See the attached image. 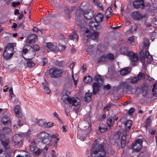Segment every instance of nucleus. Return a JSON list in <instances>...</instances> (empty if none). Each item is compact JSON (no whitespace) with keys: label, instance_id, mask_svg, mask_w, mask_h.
<instances>
[{"label":"nucleus","instance_id":"nucleus-1","mask_svg":"<svg viewBox=\"0 0 157 157\" xmlns=\"http://www.w3.org/2000/svg\"><path fill=\"white\" fill-rule=\"evenodd\" d=\"M75 19L76 20L79 21V23L82 25L86 23V22L84 21H81L80 19V17H82L83 16L86 20H90L94 17L93 13L92 12H90L89 10L84 11L80 8L77 9L75 13Z\"/></svg>","mask_w":157,"mask_h":157},{"label":"nucleus","instance_id":"nucleus-2","mask_svg":"<svg viewBox=\"0 0 157 157\" xmlns=\"http://www.w3.org/2000/svg\"><path fill=\"white\" fill-rule=\"evenodd\" d=\"M105 147L103 144L96 145L94 144L91 150V155L93 157H109L106 156Z\"/></svg>","mask_w":157,"mask_h":157},{"label":"nucleus","instance_id":"nucleus-3","mask_svg":"<svg viewBox=\"0 0 157 157\" xmlns=\"http://www.w3.org/2000/svg\"><path fill=\"white\" fill-rule=\"evenodd\" d=\"M50 137V135L44 131L41 132L38 135V137L41 142L44 144H46L43 149L44 151H47L48 149V147L52 144L51 143Z\"/></svg>","mask_w":157,"mask_h":157},{"label":"nucleus","instance_id":"nucleus-4","mask_svg":"<svg viewBox=\"0 0 157 157\" xmlns=\"http://www.w3.org/2000/svg\"><path fill=\"white\" fill-rule=\"evenodd\" d=\"M63 101L67 104L77 106L80 103V100L77 97H70L67 95H64L62 97Z\"/></svg>","mask_w":157,"mask_h":157},{"label":"nucleus","instance_id":"nucleus-5","mask_svg":"<svg viewBox=\"0 0 157 157\" xmlns=\"http://www.w3.org/2000/svg\"><path fill=\"white\" fill-rule=\"evenodd\" d=\"M140 60L143 65L145 64L146 63L147 64H150L153 60L152 55H150L148 51L141 52L140 56Z\"/></svg>","mask_w":157,"mask_h":157},{"label":"nucleus","instance_id":"nucleus-6","mask_svg":"<svg viewBox=\"0 0 157 157\" xmlns=\"http://www.w3.org/2000/svg\"><path fill=\"white\" fill-rule=\"evenodd\" d=\"M63 69L53 68L51 69L49 71V74L51 77L57 78L61 77L63 73Z\"/></svg>","mask_w":157,"mask_h":157},{"label":"nucleus","instance_id":"nucleus-7","mask_svg":"<svg viewBox=\"0 0 157 157\" xmlns=\"http://www.w3.org/2000/svg\"><path fill=\"white\" fill-rule=\"evenodd\" d=\"M127 56L129 57L132 65L136 66L138 62L139 57L138 54L132 51H130L127 53Z\"/></svg>","mask_w":157,"mask_h":157},{"label":"nucleus","instance_id":"nucleus-8","mask_svg":"<svg viewBox=\"0 0 157 157\" xmlns=\"http://www.w3.org/2000/svg\"><path fill=\"white\" fill-rule=\"evenodd\" d=\"M89 25L90 29L94 31L99 30L102 27L101 24L95 20L90 21Z\"/></svg>","mask_w":157,"mask_h":157},{"label":"nucleus","instance_id":"nucleus-9","mask_svg":"<svg viewBox=\"0 0 157 157\" xmlns=\"http://www.w3.org/2000/svg\"><path fill=\"white\" fill-rule=\"evenodd\" d=\"M2 146L4 148L5 151L7 153H11L12 152L11 148L10 147L9 139H6L5 140L1 142Z\"/></svg>","mask_w":157,"mask_h":157},{"label":"nucleus","instance_id":"nucleus-10","mask_svg":"<svg viewBox=\"0 0 157 157\" xmlns=\"http://www.w3.org/2000/svg\"><path fill=\"white\" fill-rule=\"evenodd\" d=\"M143 141L140 139L136 140L135 143L133 144L132 148L136 152H139L141 149L142 147Z\"/></svg>","mask_w":157,"mask_h":157},{"label":"nucleus","instance_id":"nucleus-11","mask_svg":"<svg viewBox=\"0 0 157 157\" xmlns=\"http://www.w3.org/2000/svg\"><path fill=\"white\" fill-rule=\"evenodd\" d=\"M22 136L21 134H16L13 136L12 138L13 141L15 144L14 145H19V147L22 145Z\"/></svg>","mask_w":157,"mask_h":157},{"label":"nucleus","instance_id":"nucleus-12","mask_svg":"<svg viewBox=\"0 0 157 157\" xmlns=\"http://www.w3.org/2000/svg\"><path fill=\"white\" fill-rule=\"evenodd\" d=\"M133 7L136 8H143L144 7V5L143 0H136L132 3Z\"/></svg>","mask_w":157,"mask_h":157},{"label":"nucleus","instance_id":"nucleus-13","mask_svg":"<svg viewBox=\"0 0 157 157\" xmlns=\"http://www.w3.org/2000/svg\"><path fill=\"white\" fill-rule=\"evenodd\" d=\"M37 36L36 35L32 34L28 36L26 42L27 44H33L37 41Z\"/></svg>","mask_w":157,"mask_h":157},{"label":"nucleus","instance_id":"nucleus-14","mask_svg":"<svg viewBox=\"0 0 157 157\" xmlns=\"http://www.w3.org/2000/svg\"><path fill=\"white\" fill-rule=\"evenodd\" d=\"M127 132L124 130L122 132V135L121 136V147H124L126 144V136H127Z\"/></svg>","mask_w":157,"mask_h":157},{"label":"nucleus","instance_id":"nucleus-15","mask_svg":"<svg viewBox=\"0 0 157 157\" xmlns=\"http://www.w3.org/2000/svg\"><path fill=\"white\" fill-rule=\"evenodd\" d=\"M16 46L15 43H10L8 44L5 48L6 51H7L9 53H13V55L15 51H14V47Z\"/></svg>","mask_w":157,"mask_h":157},{"label":"nucleus","instance_id":"nucleus-16","mask_svg":"<svg viewBox=\"0 0 157 157\" xmlns=\"http://www.w3.org/2000/svg\"><path fill=\"white\" fill-rule=\"evenodd\" d=\"M46 46L51 51L55 53H56L58 52V48L56 46L53 45L51 42L46 43Z\"/></svg>","mask_w":157,"mask_h":157},{"label":"nucleus","instance_id":"nucleus-17","mask_svg":"<svg viewBox=\"0 0 157 157\" xmlns=\"http://www.w3.org/2000/svg\"><path fill=\"white\" fill-rule=\"evenodd\" d=\"M132 16L133 19L138 20H141L144 17L143 16L137 11L133 12L132 13Z\"/></svg>","mask_w":157,"mask_h":157},{"label":"nucleus","instance_id":"nucleus-18","mask_svg":"<svg viewBox=\"0 0 157 157\" xmlns=\"http://www.w3.org/2000/svg\"><path fill=\"white\" fill-rule=\"evenodd\" d=\"M131 71V69L128 67H126L122 69L120 71V73L121 75H125L129 73Z\"/></svg>","mask_w":157,"mask_h":157},{"label":"nucleus","instance_id":"nucleus-19","mask_svg":"<svg viewBox=\"0 0 157 157\" xmlns=\"http://www.w3.org/2000/svg\"><path fill=\"white\" fill-rule=\"evenodd\" d=\"M13 53H9L5 49L4 51L3 56L6 60L10 59L13 56Z\"/></svg>","mask_w":157,"mask_h":157},{"label":"nucleus","instance_id":"nucleus-20","mask_svg":"<svg viewBox=\"0 0 157 157\" xmlns=\"http://www.w3.org/2000/svg\"><path fill=\"white\" fill-rule=\"evenodd\" d=\"M25 124V120L24 118L21 117L18 119L17 122V124H15L14 125V129H16L17 128V126H20L21 125L24 124Z\"/></svg>","mask_w":157,"mask_h":157},{"label":"nucleus","instance_id":"nucleus-21","mask_svg":"<svg viewBox=\"0 0 157 157\" xmlns=\"http://www.w3.org/2000/svg\"><path fill=\"white\" fill-rule=\"evenodd\" d=\"M100 86L99 84L97 83H94L93 85V94H95L99 90Z\"/></svg>","mask_w":157,"mask_h":157},{"label":"nucleus","instance_id":"nucleus-22","mask_svg":"<svg viewBox=\"0 0 157 157\" xmlns=\"http://www.w3.org/2000/svg\"><path fill=\"white\" fill-rule=\"evenodd\" d=\"M113 11L111 7H109L105 13V16L107 19H108L113 14Z\"/></svg>","mask_w":157,"mask_h":157},{"label":"nucleus","instance_id":"nucleus-23","mask_svg":"<svg viewBox=\"0 0 157 157\" xmlns=\"http://www.w3.org/2000/svg\"><path fill=\"white\" fill-rule=\"evenodd\" d=\"M103 14L101 13H99L95 17L94 20L98 23H99L103 21Z\"/></svg>","mask_w":157,"mask_h":157},{"label":"nucleus","instance_id":"nucleus-24","mask_svg":"<svg viewBox=\"0 0 157 157\" xmlns=\"http://www.w3.org/2000/svg\"><path fill=\"white\" fill-rule=\"evenodd\" d=\"M10 118L7 116L3 117L2 120V122L4 125H8L10 124Z\"/></svg>","mask_w":157,"mask_h":157},{"label":"nucleus","instance_id":"nucleus-25","mask_svg":"<svg viewBox=\"0 0 157 157\" xmlns=\"http://www.w3.org/2000/svg\"><path fill=\"white\" fill-rule=\"evenodd\" d=\"M121 86L124 87L128 91H131L132 89V86L129 85L126 82H123L121 83L120 84Z\"/></svg>","mask_w":157,"mask_h":157},{"label":"nucleus","instance_id":"nucleus-26","mask_svg":"<svg viewBox=\"0 0 157 157\" xmlns=\"http://www.w3.org/2000/svg\"><path fill=\"white\" fill-rule=\"evenodd\" d=\"M69 38L71 40H73L76 42L78 41V36L77 33H73L69 36Z\"/></svg>","mask_w":157,"mask_h":157},{"label":"nucleus","instance_id":"nucleus-27","mask_svg":"<svg viewBox=\"0 0 157 157\" xmlns=\"http://www.w3.org/2000/svg\"><path fill=\"white\" fill-rule=\"evenodd\" d=\"M98 34L97 32H94L91 35H87L86 36L88 38H91L92 40H96L97 39Z\"/></svg>","mask_w":157,"mask_h":157},{"label":"nucleus","instance_id":"nucleus-28","mask_svg":"<svg viewBox=\"0 0 157 157\" xmlns=\"http://www.w3.org/2000/svg\"><path fill=\"white\" fill-rule=\"evenodd\" d=\"M14 110L17 117H19L21 114L20 106L18 105L16 106L14 108Z\"/></svg>","mask_w":157,"mask_h":157},{"label":"nucleus","instance_id":"nucleus-29","mask_svg":"<svg viewBox=\"0 0 157 157\" xmlns=\"http://www.w3.org/2000/svg\"><path fill=\"white\" fill-rule=\"evenodd\" d=\"M132 121L130 120H128L124 124V126L126 129L128 131L130 129L131 126L132 125Z\"/></svg>","mask_w":157,"mask_h":157},{"label":"nucleus","instance_id":"nucleus-30","mask_svg":"<svg viewBox=\"0 0 157 157\" xmlns=\"http://www.w3.org/2000/svg\"><path fill=\"white\" fill-rule=\"evenodd\" d=\"M92 93H86L84 98L85 101L87 102H89L91 99V96Z\"/></svg>","mask_w":157,"mask_h":157},{"label":"nucleus","instance_id":"nucleus-31","mask_svg":"<svg viewBox=\"0 0 157 157\" xmlns=\"http://www.w3.org/2000/svg\"><path fill=\"white\" fill-rule=\"evenodd\" d=\"M114 121L115 119L113 117H109L107 122L108 125L109 127L112 126L113 124Z\"/></svg>","mask_w":157,"mask_h":157},{"label":"nucleus","instance_id":"nucleus-32","mask_svg":"<svg viewBox=\"0 0 157 157\" xmlns=\"http://www.w3.org/2000/svg\"><path fill=\"white\" fill-rule=\"evenodd\" d=\"M42 84L45 92L47 94L50 93L51 91L49 89V88L47 86L48 85L47 82H45V83L43 82Z\"/></svg>","mask_w":157,"mask_h":157},{"label":"nucleus","instance_id":"nucleus-33","mask_svg":"<svg viewBox=\"0 0 157 157\" xmlns=\"http://www.w3.org/2000/svg\"><path fill=\"white\" fill-rule=\"evenodd\" d=\"M152 94L153 96L156 97L157 96V84H154L152 90Z\"/></svg>","mask_w":157,"mask_h":157},{"label":"nucleus","instance_id":"nucleus-34","mask_svg":"<svg viewBox=\"0 0 157 157\" xmlns=\"http://www.w3.org/2000/svg\"><path fill=\"white\" fill-rule=\"evenodd\" d=\"M36 148V146L35 142H32L29 147V149L30 151H34L35 150Z\"/></svg>","mask_w":157,"mask_h":157},{"label":"nucleus","instance_id":"nucleus-35","mask_svg":"<svg viewBox=\"0 0 157 157\" xmlns=\"http://www.w3.org/2000/svg\"><path fill=\"white\" fill-rule=\"evenodd\" d=\"M33 48L34 50L32 51V53L33 54V56H34L35 55V52L34 51H38L40 49V46L38 45H35L32 47V48Z\"/></svg>","mask_w":157,"mask_h":157},{"label":"nucleus","instance_id":"nucleus-36","mask_svg":"<svg viewBox=\"0 0 157 157\" xmlns=\"http://www.w3.org/2000/svg\"><path fill=\"white\" fill-rule=\"evenodd\" d=\"M84 81L86 83H90L92 81V78L90 76H85L83 78Z\"/></svg>","mask_w":157,"mask_h":157},{"label":"nucleus","instance_id":"nucleus-37","mask_svg":"<svg viewBox=\"0 0 157 157\" xmlns=\"http://www.w3.org/2000/svg\"><path fill=\"white\" fill-rule=\"evenodd\" d=\"M94 3L98 6V7L102 10L103 9V7L101 3L98 2V0H93Z\"/></svg>","mask_w":157,"mask_h":157},{"label":"nucleus","instance_id":"nucleus-38","mask_svg":"<svg viewBox=\"0 0 157 157\" xmlns=\"http://www.w3.org/2000/svg\"><path fill=\"white\" fill-rule=\"evenodd\" d=\"M151 117H149L147 119L146 122L145 123V127L147 128L148 126L151 125Z\"/></svg>","mask_w":157,"mask_h":157},{"label":"nucleus","instance_id":"nucleus-39","mask_svg":"<svg viewBox=\"0 0 157 157\" xmlns=\"http://www.w3.org/2000/svg\"><path fill=\"white\" fill-rule=\"evenodd\" d=\"M2 131L3 133L5 134H9L11 131V130L10 128L6 127L3 128Z\"/></svg>","mask_w":157,"mask_h":157},{"label":"nucleus","instance_id":"nucleus-40","mask_svg":"<svg viewBox=\"0 0 157 157\" xmlns=\"http://www.w3.org/2000/svg\"><path fill=\"white\" fill-rule=\"evenodd\" d=\"M120 52L123 54H126L127 56L128 50L127 48L125 47H122L120 49Z\"/></svg>","mask_w":157,"mask_h":157},{"label":"nucleus","instance_id":"nucleus-41","mask_svg":"<svg viewBox=\"0 0 157 157\" xmlns=\"http://www.w3.org/2000/svg\"><path fill=\"white\" fill-rule=\"evenodd\" d=\"M28 47L29 49H31L32 48V47L29 45H27L25 46V47L23 48L22 50L23 53L25 54L29 51V50L28 49L26 48L25 47Z\"/></svg>","mask_w":157,"mask_h":157},{"label":"nucleus","instance_id":"nucleus-42","mask_svg":"<svg viewBox=\"0 0 157 157\" xmlns=\"http://www.w3.org/2000/svg\"><path fill=\"white\" fill-rule=\"evenodd\" d=\"M83 126L85 128H87L88 130H90V129L91 126L90 125V123L87 121H84L83 122Z\"/></svg>","mask_w":157,"mask_h":157},{"label":"nucleus","instance_id":"nucleus-43","mask_svg":"<svg viewBox=\"0 0 157 157\" xmlns=\"http://www.w3.org/2000/svg\"><path fill=\"white\" fill-rule=\"evenodd\" d=\"M138 80H143L145 78V76L144 73H140L138 75L137 78Z\"/></svg>","mask_w":157,"mask_h":157},{"label":"nucleus","instance_id":"nucleus-44","mask_svg":"<svg viewBox=\"0 0 157 157\" xmlns=\"http://www.w3.org/2000/svg\"><path fill=\"white\" fill-rule=\"evenodd\" d=\"M46 122L43 120H40L37 122V124L39 125L40 126H43L44 127L45 126Z\"/></svg>","mask_w":157,"mask_h":157},{"label":"nucleus","instance_id":"nucleus-45","mask_svg":"<svg viewBox=\"0 0 157 157\" xmlns=\"http://www.w3.org/2000/svg\"><path fill=\"white\" fill-rule=\"evenodd\" d=\"M94 79L96 81L98 82L100 81L101 82H102L103 80V79L102 78V76L100 75H98L95 76L94 78Z\"/></svg>","mask_w":157,"mask_h":157},{"label":"nucleus","instance_id":"nucleus-46","mask_svg":"<svg viewBox=\"0 0 157 157\" xmlns=\"http://www.w3.org/2000/svg\"><path fill=\"white\" fill-rule=\"evenodd\" d=\"M108 60V59L107 58V56H103L101 57L100 59L98 60V62H104Z\"/></svg>","mask_w":157,"mask_h":157},{"label":"nucleus","instance_id":"nucleus-47","mask_svg":"<svg viewBox=\"0 0 157 157\" xmlns=\"http://www.w3.org/2000/svg\"><path fill=\"white\" fill-rule=\"evenodd\" d=\"M16 157H30V155L26 152L24 151L23 154L19 155Z\"/></svg>","mask_w":157,"mask_h":157},{"label":"nucleus","instance_id":"nucleus-48","mask_svg":"<svg viewBox=\"0 0 157 157\" xmlns=\"http://www.w3.org/2000/svg\"><path fill=\"white\" fill-rule=\"evenodd\" d=\"M27 64L28 66L30 68L32 67L35 66V64L32 61L29 60L27 62Z\"/></svg>","mask_w":157,"mask_h":157},{"label":"nucleus","instance_id":"nucleus-49","mask_svg":"<svg viewBox=\"0 0 157 157\" xmlns=\"http://www.w3.org/2000/svg\"><path fill=\"white\" fill-rule=\"evenodd\" d=\"M143 44L144 47L147 48L149 44V43L148 40L146 39H144L143 41Z\"/></svg>","mask_w":157,"mask_h":157},{"label":"nucleus","instance_id":"nucleus-50","mask_svg":"<svg viewBox=\"0 0 157 157\" xmlns=\"http://www.w3.org/2000/svg\"><path fill=\"white\" fill-rule=\"evenodd\" d=\"M5 137V135L2 133L1 130L0 129V141L1 142L5 140L6 139Z\"/></svg>","mask_w":157,"mask_h":157},{"label":"nucleus","instance_id":"nucleus-51","mask_svg":"<svg viewBox=\"0 0 157 157\" xmlns=\"http://www.w3.org/2000/svg\"><path fill=\"white\" fill-rule=\"evenodd\" d=\"M137 81L138 80L137 78L136 77H134L131 79L130 82L132 84H134L136 83Z\"/></svg>","mask_w":157,"mask_h":157},{"label":"nucleus","instance_id":"nucleus-52","mask_svg":"<svg viewBox=\"0 0 157 157\" xmlns=\"http://www.w3.org/2000/svg\"><path fill=\"white\" fill-rule=\"evenodd\" d=\"M106 56L107 58L108 59V60H113L114 59V56H113V55L111 53L108 54Z\"/></svg>","mask_w":157,"mask_h":157},{"label":"nucleus","instance_id":"nucleus-53","mask_svg":"<svg viewBox=\"0 0 157 157\" xmlns=\"http://www.w3.org/2000/svg\"><path fill=\"white\" fill-rule=\"evenodd\" d=\"M63 62L56 61L55 63V64L56 66L59 67L62 66L63 64Z\"/></svg>","mask_w":157,"mask_h":157},{"label":"nucleus","instance_id":"nucleus-54","mask_svg":"<svg viewBox=\"0 0 157 157\" xmlns=\"http://www.w3.org/2000/svg\"><path fill=\"white\" fill-rule=\"evenodd\" d=\"M9 93L10 94L11 96V98L15 97V95L13 93V88L12 87L10 88L9 90Z\"/></svg>","mask_w":157,"mask_h":157},{"label":"nucleus","instance_id":"nucleus-55","mask_svg":"<svg viewBox=\"0 0 157 157\" xmlns=\"http://www.w3.org/2000/svg\"><path fill=\"white\" fill-rule=\"evenodd\" d=\"M113 105L112 103H109L105 107H104V109L108 111Z\"/></svg>","mask_w":157,"mask_h":157},{"label":"nucleus","instance_id":"nucleus-56","mask_svg":"<svg viewBox=\"0 0 157 157\" xmlns=\"http://www.w3.org/2000/svg\"><path fill=\"white\" fill-rule=\"evenodd\" d=\"M53 123L49 122L47 123H45V128H48L52 127V126Z\"/></svg>","mask_w":157,"mask_h":157},{"label":"nucleus","instance_id":"nucleus-57","mask_svg":"<svg viewBox=\"0 0 157 157\" xmlns=\"http://www.w3.org/2000/svg\"><path fill=\"white\" fill-rule=\"evenodd\" d=\"M119 135L118 133H116L113 137V139L114 140H118L119 138Z\"/></svg>","mask_w":157,"mask_h":157},{"label":"nucleus","instance_id":"nucleus-58","mask_svg":"<svg viewBox=\"0 0 157 157\" xmlns=\"http://www.w3.org/2000/svg\"><path fill=\"white\" fill-rule=\"evenodd\" d=\"M157 7V5H153L150 6V9L151 11H153V10H154Z\"/></svg>","mask_w":157,"mask_h":157},{"label":"nucleus","instance_id":"nucleus-59","mask_svg":"<svg viewBox=\"0 0 157 157\" xmlns=\"http://www.w3.org/2000/svg\"><path fill=\"white\" fill-rule=\"evenodd\" d=\"M41 151L42 150L41 149H38L36 150V151L34 152V155H37L40 154Z\"/></svg>","mask_w":157,"mask_h":157},{"label":"nucleus","instance_id":"nucleus-60","mask_svg":"<svg viewBox=\"0 0 157 157\" xmlns=\"http://www.w3.org/2000/svg\"><path fill=\"white\" fill-rule=\"evenodd\" d=\"M103 88L105 89L108 90L110 89L111 88V87L109 84H108L107 85H104L103 86Z\"/></svg>","mask_w":157,"mask_h":157},{"label":"nucleus","instance_id":"nucleus-61","mask_svg":"<svg viewBox=\"0 0 157 157\" xmlns=\"http://www.w3.org/2000/svg\"><path fill=\"white\" fill-rule=\"evenodd\" d=\"M42 60L43 62V66H44L48 63V60L46 58H44Z\"/></svg>","mask_w":157,"mask_h":157},{"label":"nucleus","instance_id":"nucleus-62","mask_svg":"<svg viewBox=\"0 0 157 157\" xmlns=\"http://www.w3.org/2000/svg\"><path fill=\"white\" fill-rule=\"evenodd\" d=\"M63 11L64 12L65 14H70V11L68 9V7H65Z\"/></svg>","mask_w":157,"mask_h":157},{"label":"nucleus","instance_id":"nucleus-63","mask_svg":"<svg viewBox=\"0 0 157 157\" xmlns=\"http://www.w3.org/2000/svg\"><path fill=\"white\" fill-rule=\"evenodd\" d=\"M20 4L19 2H13L12 3V6L14 7H16L18 6Z\"/></svg>","mask_w":157,"mask_h":157},{"label":"nucleus","instance_id":"nucleus-64","mask_svg":"<svg viewBox=\"0 0 157 157\" xmlns=\"http://www.w3.org/2000/svg\"><path fill=\"white\" fill-rule=\"evenodd\" d=\"M128 40L131 43L133 42L134 40V37L133 36L129 37L128 38Z\"/></svg>","mask_w":157,"mask_h":157}]
</instances>
